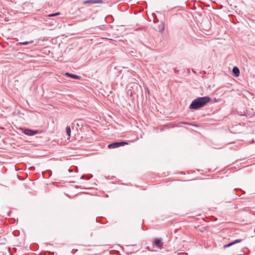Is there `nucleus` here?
Wrapping results in <instances>:
<instances>
[{
	"mask_svg": "<svg viewBox=\"0 0 255 255\" xmlns=\"http://www.w3.org/2000/svg\"><path fill=\"white\" fill-rule=\"evenodd\" d=\"M232 72H233L234 76L236 77H238L240 75V70L236 66H235L233 67Z\"/></svg>",
	"mask_w": 255,
	"mask_h": 255,
	"instance_id": "423d86ee",
	"label": "nucleus"
},
{
	"mask_svg": "<svg viewBox=\"0 0 255 255\" xmlns=\"http://www.w3.org/2000/svg\"><path fill=\"white\" fill-rule=\"evenodd\" d=\"M243 240H244V239H237V240H235L233 242L234 244L235 245L236 244H237V243L242 242Z\"/></svg>",
	"mask_w": 255,
	"mask_h": 255,
	"instance_id": "ddd939ff",
	"label": "nucleus"
},
{
	"mask_svg": "<svg viewBox=\"0 0 255 255\" xmlns=\"http://www.w3.org/2000/svg\"><path fill=\"white\" fill-rule=\"evenodd\" d=\"M65 75L68 77H69L75 79H80L81 78L80 76H79L77 75H75V74L69 73H66Z\"/></svg>",
	"mask_w": 255,
	"mask_h": 255,
	"instance_id": "0eeeda50",
	"label": "nucleus"
},
{
	"mask_svg": "<svg viewBox=\"0 0 255 255\" xmlns=\"http://www.w3.org/2000/svg\"><path fill=\"white\" fill-rule=\"evenodd\" d=\"M154 242L155 246L157 248L160 249L163 248V243L160 239L155 238Z\"/></svg>",
	"mask_w": 255,
	"mask_h": 255,
	"instance_id": "20e7f679",
	"label": "nucleus"
},
{
	"mask_svg": "<svg viewBox=\"0 0 255 255\" xmlns=\"http://www.w3.org/2000/svg\"><path fill=\"white\" fill-rule=\"evenodd\" d=\"M158 29L160 32H162L164 30V26L163 24L159 25L158 26Z\"/></svg>",
	"mask_w": 255,
	"mask_h": 255,
	"instance_id": "9b49d317",
	"label": "nucleus"
},
{
	"mask_svg": "<svg viewBox=\"0 0 255 255\" xmlns=\"http://www.w3.org/2000/svg\"><path fill=\"white\" fill-rule=\"evenodd\" d=\"M94 0H87L83 1V4H94Z\"/></svg>",
	"mask_w": 255,
	"mask_h": 255,
	"instance_id": "6e6552de",
	"label": "nucleus"
},
{
	"mask_svg": "<svg viewBox=\"0 0 255 255\" xmlns=\"http://www.w3.org/2000/svg\"><path fill=\"white\" fill-rule=\"evenodd\" d=\"M210 100L211 98L208 96L198 97L192 102L189 108L193 110H198L205 106Z\"/></svg>",
	"mask_w": 255,
	"mask_h": 255,
	"instance_id": "f257e3e1",
	"label": "nucleus"
},
{
	"mask_svg": "<svg viewBox=\"0 0 255 255\" xmlns=\"http://www.w3.org/2000/svg\"><path fill=\"white\" fill-rule=\"evenodd\" d=\"M84 177V176H82L81 178H83Z\"/></svg>",
	"mask_w": 255,
	"mask_h": 255,
	"instance_id": "f3484780",
	"label": "nucleus"
},
{
	"mask_svg": "<svg viewBox=\"0 0 255 255\" xmlns=\"http://www.w3.org/2000/svg\"><path fill=\"white\" fill-rule=\"evenodd\" d=\"M24 133L27 135L32 136L37 134L38 133V131L26 128L24 129Z\"/></svg>",
	"mask_w": 255,
	"mask_h": 255,
	"instance_id": "39448f33",
	"label": "nucleus"
},
{
	"mask_svg": "<svg viewBox=\"0 0 255 255\" xmlns=\"http://www.w3.org/2000/svg\"><path fill=\"white\" fill-rule=\"evenodd\" d=\"M126 247L128 251V254H130L136 253L139 250V248L137 247L136 245H127Z\"/></svg>",
	"mask_w": 255,
	"mask_h": 255,
	"instance_id": "7ed1b4c3",
	"label": "nucleus"
},
{
	"mask_svg": "<svg viewBox=\"0 0 255 255\" xmlns=\"http://www.w3.org/2000/svg\"><path fill=\"white\" fill-rule=\"evenodd\" d=\"M94 3H102L103 0H94Z\"/></svg>",
	"mask_w": 255,
	"mask_h": 255,
	"instance_id": "2eb2a0df",
	"label": "nucleus"
},
{
	"mask_svg": "<svg viewBox=\"0 0 255 255\" xmlns=\"http://www.w3.org/2000/svg\"><path fill=\"white\" fill-rule=\"evenodd\" d=\"M66 133L68 135L70 136L71 135V128L69 126H67L66 128Z\"/></svg>",
	"mask_w": 255,
	"mask_h": 255,
	"instance_id": "1a4fd4ad",
	"label": "nucleus"
},
{
	"mask_svg": "<svg viewBox=\"0 0 255 255\" xmlns=\"http://www.w3.org/2000/svg\"><path fill=\"white\" fill-rule=\"evenodd\" d=\"M32 42H33V41H24V42H19V43H18V44H19V45H27L28 44L31 43Z\"/></svg>",
	"mask_w": 255,
	"mask_h": 255,
	"instance_id": "9d476101",
	"label": "nucleus"
},
{
	"mask_svg": "<svg viewBox=\"0 0 255 255\" xmlns=\"http://www.w3.org/2000/svg\"><path fill=\"white\" fill-rule=\"evenodd\" d=\"M126 144H128V142L126 141L115 142L109 144L108 145V147L110 149L116 148L120 146H124Z\"/></svg>",
	"mask_w": 255,
	"mask_h": 255,
	"instance_id": "f03ea898",
	"label": "nucleus"
},
{
	"mask_svg": "<svg viewBox=\"0 0 255 255\" xmlns=\"http://www.w3.org/2000/svg\"><path fill=\"white\" fill-rule=\"evenodd\" d=\"M60 14V12H56V13H52V14H49V16H55L58 15Z\"/></svg>",
	"mask_w": 255,
	"mask_h": 255,
	"instance_id": "4468645a",
	"label": "nucleus"
},
{
	"mask_svg": "<svg viewBox=\"0 0 255 255\" xmlns=\"http://www.w3.org/2000/svg\"><path fill=\"white\" fill-rule=\"evenodd\" d=\"M182 123L183 124H185V125H190V124H189L187 122H182Z\"/></svg>",
	"mask_w": 255,
	"mask_h": 255,
	"instance_id": "dca6fc26",
	"label": "nucleus"
},
{
	"mask_svg": "<svg viewBox=\"0 0 255 255\" xmlns=\"http://www.w3.org/2000/svg\"><path fill=\"white\" fill-rule=\"evenodd\" d=\"M234 245V244L233 242H231V243H230L229 244H226V245H224L223 247H224V248H227L230 247L231 246Z\"/></svg>",
	"mask_w": 255,
	"mask_h": 255,
	"instance_id": "f8f14e48",
	"label": "nucleus"
}]
</instances>
